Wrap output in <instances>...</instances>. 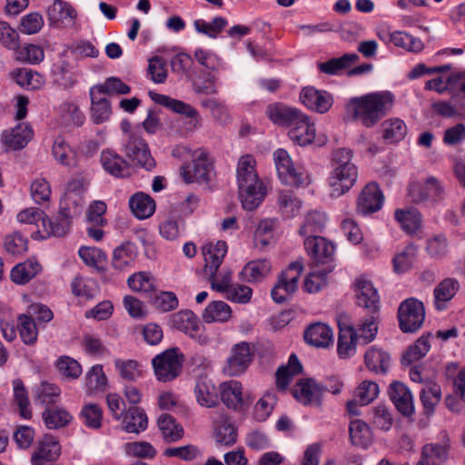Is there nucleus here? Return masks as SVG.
I'll return each mask as SVG.
<instances>
[{
  "label": "nucleus",
  "instance_id": "obj_1",
  "mask_svg": "<svg viewBox=\"0 0 465 465\" xmlns=\"http://www.w3.org/2000/svg\"><path fill=\"white\" fill-rule=\"evenodd\" d=\"M395 96L389 91L370 93L351 98L346 105L347 112L353 120L370 128L377 124L394 104Z\"/></svg>",
  "mask_w": 465,
  "mask_h": 465
},
{
  "label": "nucleus",
  "instance_id": "obj_2",
  "mask_svg": "<svg viewBox=\"0 0 465 465\" xmlns=\"http://www.w3.org/2000/svg\"><path fill=\"white\" fill-rule=\"evenodd\" d=\"M255 159L249 154L242 156L237 164L239 199L243 209L253 211L263 201L266 190L255 170Z\"/></svg>",
  "mask_w": 465,
  "mask_h": 465
},
{
  "label": "nucleus",
  "instance_id": "obj_3",
  "mask_svg": "<svg viewBox=\"0 0 465 465\" xmlns=\"http://www.w3.org/2000/svg\"><path fill=\"white\" fill-rule=\"evenodd\" d=\"M376 319L374 314L369 315L361 321L357 330L351 327L340 331L337 351L341 358L353 355L358 341L367 344L374 340L378 331Z\"/></svg>",
  "mask_w": 465,
  "mask_h": 465
},
{
  "label": "nucleus",
  "instance_id": "obj_4",
  "mask_svg": "<svg viewBox=\"0 0 465 465\" xmlns=\"http://www.w3.org/2000/svg\"><path fill=\"white\" fill-rule=\"evenodd\" d=\"M180 173L187 183H207L213 175V163L203 149L193 154L192 163L182 166Z\"/></svg>",
  "mask_w": 465,
  "mask_h": 465
},
{
  "label": "nucleus",
  "instance_id": "obj_5",
  "mask_svg": "<svg viewBox=\"0 0 465 465\" xmlns=\"http://www.w3.org/2000/svg\"><path fill=\"white\" fill-rule=\"evenodd\" d=\"M122 152L134 163L146 171H152L156 165L148 144L137 134H129L127 137H124L122 142Z\"/></svg>",
  "mask_w": 465,
  "mask_h": 465
},
{
  "label": "nucleus",
  "instance_id": "obj_6",
  "mask_svg": "<svg viewBox=\"0 0 465 465\" xmlns=\"http://www.w3.org/2000/svg\"><path fill=\"white\" fill-rule=\"evenodd\" d=\"M279 179L289 186H300L309 183V176L301 167L295 168L287 151L278 149L273 153Z\"/></svg>",
  "mask_w": 465,
  "mask_h": 465
},
{
  "label": "nucleus",
  "instance_id": "obj_7",
  "mask_svg": "<svg viewBox=\"0 0 465 465\" xmlns=\"http://www.w3.org/2000/svg\"><path fill=\"white\" fill-rule=\"evenodd\" d=\"M183 356L177 348H171L156 355L153 361L154 373L160 381H170L181 372Z\"/></svg>",
  "mask_w": 465,
  "mask_h": 465
},
{
  "label": "nucleus",
  "instance_id": "obj_8",
  "mask_svg": "<svg viewBox=\"0 0 465 465\" xmlns=\"http://www.w3.org/2000/svg\"><path fill=\"white\" fill-rule=\"evenodd\" d=\"M303 266L301 262H292L278 278L277 283L271 292L272 300L277 303H282L297 290L298 281Z\"/></svg>",
  "mask_w": 465,
  "mask_h": 465
},
{
  "label": "nucleus",
  "instance_id": "obj_9",
  "mask_svg": "<svg viewBox=\"0 0 465 465\" xmlns=\"http://www.w3.org/2000/svg\"><path fill=\"white\" fill-rule=\"evenodd\" d=\"M400 328L403 332H415L425 319L423 303L415 298L402 302L398 310Z\"/></svg>",
  "mask_w": 465,
  "mask_h": 465
},
{
  "label": "nucleus",
  "instance_id": "obj_10",
  "mask_svg": "<svg viewBox=\"0 0 465 465\" xmlns=\"http://www.w3.org/2000/svg\"><path fill=\"white\" fill-rule=\"evenodd\" d=\"M173 326L190 336L201 345H206L210 339L203 331V327L191 311L180 312L173 316Z\"/></svg>",
  "mask_w": 465,
  "mask_h": 465
},
{
  "label": "nucleus",
  "instance_id": "obj_11",
  "mask_svg": "<svg viewBox=\"0 0 465 465\" xmlns=\"http://www.w3.org/2000/svg\"><path fill=\"white\" fill-rule=\"evenodd\" d=\"M409 196L416 203L426 201L437 203L444 198V189L435 177L430 176L423 183H411L409 186Z\"/></svg>",
  "mask_w": 465,
  "mask_h": 465
},
{
  "label": "nucleus",
  "instance_id": "obj_12",
  "mask_svg": "<svg viewBox=\"0 0 465 465\" xmlns=\"http://www.w3.org/2000/svg\"><path fill=\"white\" fill-rule=\"evenodd\" d=\"M450 439L446 431L440 434L439 440L422 447L421 456L417 465H438L449 459Z\"/></svg>",
  "mask_w": 465,
  "mask_h": 465
},
{
  "label": "nucleus",
  "instance_id": "obj_13",
  "mask_svg": "<svg viewBox=\"0 0 465 465\" xmlns=\"http://www.w3.org/2000/svg\"><path fill=\"white\" fill-rule=\"evenodd\" d=\"M304 247L315 266H327L330 265L329 262L332 261L335 246L323 237L308 236L304 240Z\"/></svg>",
  "mask_w": 465,
  "mask_h": 465
},
{
  "label": "nucleus",
  "instance_id": "obj_14",
  "mask_svg": "<svg viewBox=\"0 0 465 465\" xmlns=\"http://www.w3.org/2000/svg\"><path fill=\"white\" fill-rule=\"evenodd\" d=\"M326 389L313 379H302L292 389L293 397L304 405H321Z\"/></svg>",
  "mask_w": 465,
  "mask_h": 465
},
{
  "label": "nucleus",
  "instance_id": "obj_15",
  "mask_svg": "<svg viewBox=\"0 0 465 465\" xmlns=\"http://www.w3.org/2000/svg\"><path fill=\"white\" fill-rule=\"evenodd\" d=\"M252 361L250 345L241 342L233 346L231 356L223 368V372L229 376H238L243 373Z\"/></svg>",
  "mask_w": 465,
  "mask_h": 465
},
{
  "label": "nucleus",
  "instance_id": "obj_16",
  "mask_svg": "<svg viewBox=\"0 0 465 465\" xmlns=\"http://www.w3.org/2000/svg\"><path fill=\"white\" fill-rule=\"evenodd\" d=\"M300 100L307 108L320 114L326 113L333 102L331 94L312 86H307L302 90Z\"/></svg>",
  "mask_w": 465,
  "mask_h": 465
},
{
  "label": "nucleus",
  "instance_id": "obj_17",
  "mask_svg": "<svg viewBox=\"0 0 465 465\" xmlns=\"http://www.w3.org/2000/svg\"><path fill=\"white\" fill-rule=\"evenodd\" d=\"M384 202V197L375 183L367 184L361 191L357 201V212L363 215L379 211Z\"/></svg>",
  "mask_w": 465,
  "mask_h": 465
},
{
  "label": "nucleus",
  "instance_id": "obj_18",
  "mask_svg": "<svg viewBox=\"0 0 465 465\" xmlns=\"http://www.w3.org/2000/svg\"><path fill=\"white\" fill-rule=\"evenodd\" d=\"M204 257V274L213 276L217 273L227 253V244L224 241H218L216 243H206L202 249Z\"/></svg>",
  "mask_w": 465,
  "mask_h": 465
},
{
  "label": "nucleus",
  "instance_id": "obj_19",
  "mask_svg": "<svg viewBox=\"0 0 465 465\" xmlns=\"http://www.w3.org/2000/svg\"><path fill=\"white\" fill-rule=\"evenodd\" d=\"M290 127L289 137L293 143L305 146L314 141L316 136L315 125L304 114L301 113Z\"/></svg>",
  "mask_w": 465,
  "mask_h": 465
},
{
  "label": "nucleus",
  "instance_id": "obj_20",
  "mask_svg": "<svg viewBox=\"0 0 465 465\" xmlns=\"http://www.w3.org/2000/svg\"><path fill=\"white\" fill-rule=\"evenodd\" d=\"M100 162L104 170L116 178H125L131 174L129 163L112 149L101 153Z\"/></svg>",
  "mask_w": 465,
  "mask_h": 465
},
{
  "label": "nucleus",
  "instance_id": "obj_21",
  "mask_svg": "<svg viewBox=\"0 0 465 465\" xmlns=\"http://www.w3.org/2000/svg\"><path fill=\"white\" fill-rule=\"evenodd\" d=\"M61 454V447L56 439L52 435H45L38 442L36 450L32 455L33 465H46L47 462L54 461Z\"/></svg>",
  "mask_w": 465,
  "mask_h": 465
},
{
  "label": "nucleus",
  "instance_id": "obj_22",
  "mask_svg": "<svg viewBox=\"0 0 465 465\" xmlns=\"http://www.w3.org/2000/svg\"><path fill=\"white\" fill-rule=\"evenodd\" d=\"M358 169L331 170L328 178L332 197H340L347 193L356 183Z\"/></svg>",
  "mask_w": 465,
  "mask_h": 465
},
{
  "label": "nucleus",
  "instance_id": "obj_23",
  "mask_svg": "<svg viewBox=\"0 0 465 465\" xmlns=\"http://www.w3.org/2000/svg\"><path fill=\"white\" fill-rule=\"evenodd\" d=\"M389 396L401 415L409 417L414 412L411 392L404 383L393 381L390 385Z\"/></svg>",
  "mask_w": 465,
  "mask_h": 465
},
{
  "label": "nucleus",
  "instance_id": "obj_24",
  "mask_svg": "<svg viewBox=\"0 0 465 465\" xmlns=\"http://www.w3.org/2000/svg\"><path fill=\"white\" fill-rule=\"evenodd\" d=\"M34 132L27 123H20L10 130L2 133V143L12 150L24 148L33 138Z\"/></svg>",
  "mask_w": 465,
  "mask_h": 465
},
{
  "label": "nucleus",
  "instance_id": "obj_25",
  "mask_svg": "<svg viewBox=\"0 0 465 465\" xmlns=\"http://www.w3.org/2000/svg\"><path fill=\"white\" fill-rule=\"evenodd\" d=\"M305 341L317 348H327L333 342L332 330L325 323L315 322L304 331Z\"/></svg>",
  "mask_w": 465,
  "mask_h": 465
},
{
  "label": "nucleus",
  "instance_id": "obj_26",
  "mask_svg": "<svg viewBox=\"0 0 465 465\" xmlns=\"http://www.w3.org/2000/svg\"><path fill=\"white\" fill-rule=\"evenodd\" d=\"M214 442L217 448L231 447L237 441V431L227 417L221 415L214 419Z\"/></svg>",
  "mask_w": 465,
  "mask_h": 465
},
{
  "label": "nucleus",
  "instance_id": "obj_27",
  "mask_svg": "<svg viewBox=\"0 0 465 465\" xmlns=\"http://www.w3.org/2000/svg\"><path fill=\"white\" fill-rule=\"evenodd\" d=\"M265 113L273 124L280 126H291L302 112L284 104L274 103L267 106Z\"/></svg>",
  "mask_w": 465,
  "mask_h": 465
},
{
  "label": "nucleus",
  "instance_id": "obj_28",
  "mask_svg": "<svg viewBox=\"0 0 465 465\" xmlns=\"http://www.w3.org/2000/svg\"><path fill=\"white\" fill-rule=\"evenodd\" d=\"M357 286V304L376 312L380 305V297L372 283L365 278H360Z\"/></svg>",
  "mask_w": 465,
  "mask_h": 465
},
{
  "label": "nucleus",
  "instance_id": "obj_29",
  "mask_svg": "<svg viewBox=\"0 0 465 465\" xmlns=\"http://www.w3.org/2000/svg\"><path fill=\"white\" fill-rule=\"evenodd\" d=\"M91 120L95 124L107 122L112 114V108L109 100L93 88L90 89Z\"/></svg>",
  "mask_w": 465,
  "mask_h": 465
},
{
  "label": "nucleus",
  "instance_id": "obj_30",
  "mask_svg": "<svg viewBox=\"0 0 465 465\" xmlns=\"http://www.w3.org/2000/svg\"><path fill=\"white\" fill-rule=\"evenodd\" d=\"M194 393L197 402L205 408H212L218 404V391L213 381L207 377H201L195 385Z\"/></svg>",
  "mask_w": 465,
  "mask_h": 465
},
{
  "label": "nucleus",
  "instance_id": "obj_31",
  "mask_svg": "<svg viewBox=\"0 0 465 465\" xmlns=\"http://www.w3.org/2000/svg\"><path fill=\"white\" fill-rule=\"evenodd\" d=\"M220 395L223 404L232 410H241L243 405L242 384L237 381H229L220 385Z\"/></svg>",
  "mask_w": 465,
  "mask_h": 465
},
{
  "label": "nucleus",
  "instance_id": "obj_32",
  "mask_svg": "<svg viewBox=\"0 0 465 465\" xmlns=\"http://www.w3.org/2000/svg\"><path fill=\"white\" fill-rule=\"evenodd\" d=\"M129 206L134 215L140 219L151 217L155 212V202L147 193L138 192L129 199Z\"/></svg>",
  "mask_w": 465,
  "mask_h": 465
},
{
  "label": "nucleus",
  "instance_id": "obj_33",
  "mask_svg": "<svg viewBox=\"0 0 465 465\" xmlns=\"http://www.w3.org/2000/svg\"><path fill=\"white\" fill-rule=\"evenodd\" d=\"M71 216L69 208L64 207L54 220L45 217L42 227L46 236L62 237L65 235L70 227Z\"/></svg>",
  "mask_w": 465,
  "mask_h": 465
},
{
  "label": "nucleus",
  "instance_id": "obj_34",
  "mask_svg": "<svg viewBox=\"0 0 465 465\" xmlns=\"http://www.w3.org/2000/svg\"><path fill=\"white\" fill-rule=\"evenodd\" d=\"M123 428L127 433L139 434L146 430L148 419L144 411L139 407H130L123 416Z\"/></svg>",
  "mask_w": 465,
  "mask_h": 465
},
{
  "label": "nucleus",
  "instance_id": "obj_35",
  "mask_svg": "<svg viewBox=\"0 0 465 465\" xmlns=\"http://www.w3.org/2000/svg\"><path fill=\"white\" fill-rule=\"evenodd\" d=\"M271 269L270 261L266 259L253 260L244 265L240 276L245 282H258L269 274Z\"/></svg>",
  "mask_w": 465,
  "mask_h": 465
},
{
  "label": "nucleus",
  "instance_id": "obj_36",
  "mask_svg": "<svg viewBox=\"0 0 465 465\" xmlns=\"http://www.w3.org/2000/svg\"><path fill=\"white\" fill-rule=\"evenodd\" d=\"M460 288L458 281L452 278H447L441 281L434 289V305L438 311L446 308V302H450Z\"/></svg>",
  "mask_w": 465,
  "mask_h": 465
},
{
  "label": "nucleus",
  "instance_id": "obj_37",
  "mask_svg": "<svg viewBox=\"0 0 465 465\" xmlns=\"http://www.w3.org/2000/svg\"><path fill=\"white\" fill-rule=\"evenodd\" d=\"M302 371V366L295 354L289 358L287 365L281 366L276 371V387L281 391H285L293 376Z\"/></svg>",
  "mask_w": 465,
  "mask_h": 465
},
{
  "label": "nucleus",
  "instance_id": "obj_38",
  "mask_svg": "<svg viewBox=\"0 0 465 465\" xmlns=\"http://www.w3.org/2000/svg\"><path fill=\"white\" fill-rule=\"evenodd\" d=\"M42 418L45 427L49 430L64 428L73 420L71 413L62 407L46 408L42 413Z\"/></svg>",
  "mask_w": 465,
  "mask_h": 465
},
{
  "label": "nucleus",
  "instance_id": "obj_39",
  "mask_svg": "<svg viewBox=\"0 0 465 465\" xmlns=\"http://www.w3.org/2000/svg\"><path fill=\"white\" fill-rule=\"evenodd\" d=\"M151 98L158 104L163 105L172 111L184 114L192 119L198 117V112L193 106L180 100L173 99L165 94H153L150 92Z\"/></svg>",
  "mask_w": 465,
  "mask_h": 465
},
{
  "label": "nucleus",
  "instance_id": "obj_40",
  "mask_svg": "<svg viewBox=\"0 0 465 465\" xmlns=\"http://www.w3.org/2000/svg\"><path fill=\"white\" fill-rule=\"evenodd\" d=\"M157 423L164 441L171 443L183 438V429L182 425L177 423L175 419L170 414L164 413L160 415Z\"/></svg>",
  "mask_w": 465,
  "mask_h": 465
},
{
  "label": "nucleus",
  "instance_id": "obj_41",
  "mask_svg": "<svg viewBox=\"0 0 465 465\" xmlns=\"http://www.w3.org/2000/svg\"><path fill=\"white\" fill-rule=\"evenodd\" d=\"M202 317L207 323L214 322H226L232 317V310L226 302L214 301L210 302L203 310Z\"/></svg>",
  "mask_w": 465,
  "mask_h": 465
},
{
  "label": "nucleus",
  "instance_id": "obj_42",
  "mask_svg": "<svg viewBox=\"0 0 465 465\" xmlns=\"http://www.w3.org/2000/svg\"><path fill=\"white\" fill-rule=\"evenodd\" d=\"M382 138L389 143L401 141L407 134V125L400 118H390L381 124Z\"/></svg>",
  "mask_w": 465,
  "mask_h": 465
},
{
  "label": "nucleus",
  "instance_id": "obj_43",
  "mask_svg": "<svg viewBox=\"0 0 465 465\" xmlns=\"http://www.w3.org/2000/svg\"><path fill=\"white\" fill-rule=\"evenodd\" d=\"M41 270L37 261L28 260L15 265L10 273L11 280L17 284H25L34 278Z\"/></svg>",
  "mask_w": 465,
  "mask_h": 465
},
{
  "label": "nucleus",
  "instance_id": "obj_44",
  "mask_svg": "<svg viewBox=\"0 0 465 465\" xmlns=\"http://www.w3.org/2000/svg\"><path fill=\"white\" fill-rule=\"evenodd\" d=\"M327 217L325 213L318 211L307 213L303 223L301 225L299 232L307 238L308 236H316L315 233L321 232L325 227Z\"/></svg>",
  "mask_w": 465,
  "mask_h": 465
},
{
  "label": "nucleus",
  "instance_id": "obj_45",
  "mask_svg": "<svg viewBox=\"0 0 465 465\" xmlns=\"http://www.w3.org/2000/svg\"><path fill=\"white\" fill-rule=\"evenodd\" d=\"M365 364L374 372L385 373L390 365V356L381 349L371 347L365 352Z\"/></svg>",
  "mask_w": 465,
  "mask_h": 465
},
{
  "label": "nucleus",
  "instance_id": "obj_46",
  "mask_svg": "<svg viewBox=\"0 0 465 465\" xmlns=\"http://www.w3.org/2000/svg\"><path fill=\"white\" fill-rule=\"evenodd\" d=\"M394 217L402 230L408 233L415 232L421 224V215L416 209H398L395 211Z\"/></svg>",
  "mask_w": 465,
  "mask_h": 465
},
{
  "label": "nucleus",
  "instance_id": "obj_47",
  "mask_svg": "<svg viewBox=\"0 0 465 465\" xmlns=\"http://www.w3.org/2000/svg\"><path fill=\"white\" fill-rule=\"evenodd\" d=\"M370 420L375 428L388 431L394 422L393 413L386 405L379 404L371 409Z\"/></svg>",
  "mask_w": 465,
  "mask_h": 465
},
{
  "label": "nucleus",
  "instance_id": "obj_48",
  "mask_svg": "<svg viewBox=\"0 0 465 465\" xmlns=\"http://www.w3.org/2000/svg\"><path fill=\"white\" fill-rule=\"evenodd\" d=\"M47 15L52 24L64 22L66 19L71 21L76 18L77 13L71 5L63 1L55 0L47 9Z\"/></svg>",
  "mask_w": 465,
  "mask_h": 465
},
{
  "label": "nucleus",
  "instance_id": "obj_49",
  "mask_svg": "<svg viewBox=\"0 0 465 465\" xmlns=\"http://www.w3.org/2000/svg\"><path fill=\"white\" fill-rule=\"evenodd\" d=\"M359 60L356 54H345L339 58H331L326 62L320 63L318 68L326 74H337L341 70L349 67Z\"/></svg>",
  "mask_w": 465,
  "mask_h": 465
},
{
  "label": "nucleus",
  "instance_id": "obj_50",
  "mask_svg": "<svg viewBox=\"0 0 465 465\" xmlns=\"http://www.w3.org/2000/svg\"><path fill=\"white\" fill-rule=\"evenodd\" d=\"M136 255L135 246L131 242H125L114 249L113 254V266L122 271L131 265Z\"/></svg>",
  "mask_w": 465,
  "mask_h": 465
},
{
  "label": "nucleus",
  "instance_id": "obj_51",
  "mask_svg": "<svg viewBox=\"0 0 465 465\" xmlns=\"http://www.w3.org/2000/svg\"><path fill=\"white\" fill-rule=\"evenodd\" d=\"M61 394V390L56 385L43 381L35 390V404H41L48 408L54 404Z\"/></svg>",
  "mask_w": 465,
  "mask_h": 465
},
{
  "label": "nucleus",
  "instance_id": "obj_52",
  "mask_svg": "<svg viewBox=\"0 0 465 465\" xmlns=\"http://www.w3.org/2000/svg\"><path fill=\"white\" fill-rule=\"evenodd\" d=\"M350 437L352 444L366 448L371 441V432L367 423L355 420L350 423Z\"/></svg>",
  "mask_w": 465,
  "mask_h": 465
},
{
  "label": "nucleus",
  "instance_id": "obj_53",
  "mask_svg": "<svg viewBox=\"0 0 465 465\" xmlns=\"http://www.w3.org/2000/svg\"><path fill=\"white\" fill-rule=\"evenodd\" d=\"M277 225V219H264L261 221L254 232L255 245L260 248L269 245L273 239V232Z\"/></svg>",
  "mask_w": 465,
  "mask_h": 465
},
{
  "label": "nucleus",
  "instance_id": "obj_54",
  "mask_svg": "<svg viewBox=\"0 0 465 465\" xmlns=\"http://www.w3.org/2000/svg\"><path fill=\"white\" fill-rule=\"evenodd\" d=\"M331 271L332 266L327 265L322 270H314L310 272L304 281V291L309 293L320 292L327 284L326 276Z\"/></svg>",
  "mask_w": 465,
  "mask_h": 465
},
{
  "label": "nucleus",
  "instance_id": "obj_55",
  "mask_svg": "<svg viewBox=\"0 0 465 465\" xmlns=\"http://www.w3.org/2000/svg\"><path fill=\"white\" fill-rule=\"evenodd\" d=\"M14 388V401L16 403L20 415L24 419H31L32 411L30 409V402L27 395V391L25 388L21 380L16 379L13 381Z\"/></svg>",
  "mask_w": 465,
  "mask_h": 465
},
{
  "label": "nucleus",
  "instance_id": "obj_56",
  "mask_svg": "<svg viewBox=\"0 0 465 465\" xmlns=\"http://www.w3.org/2000/svg\"><path fill=\"white\" fill-rule=\"evenodd\" d=\"M278 203L282 214L287 218L297 215L302 207V201L290 191L280 193Z\"/></svg>",
  "mask_w": 465,
  "mask_h": 465
},
{
  "label": "nucleus",
  "instance_id": "obj_57",
  "mask_svg": "<svg viewBox=\"0 0 465 465\" xmlns=\"http://www.w3.org/2000/svg\"><path fill=\"white\" fill-rule=\"evenodd\" d=\"M353 152L350 148H338L332 151L331 158V170L358 169L352 162Z\"/></svg>",
  "mask_w": 465,
  "mask_h": 465
},
{
  "label": "nucleus",
  "instance_id": "obj_58",
  "mask_svg": "<svg viewBox=\"0 0 465 465\" xmlns=\"http://www.w3.org/2000/svg\"><path fill=\"white\" fill-rule=\"evenodd\" d=\"M429 336L430 335L421 336L413 345L409 347L401 359L403 364H411L413 361H419L428 353L430 348Z\"/></svg>",
  "mask_w": 465,
  "mask_h": 465
},
{
  "label": "nucleus",
  "instance_id": "obj_59",
  "mask_svg": "<svg viewBox=\"0 0 465 465\" xmlns=\"http://www.w3.org/2000/svg\"><path fill=\"white\" fill-rule=\"evenodd\" d=\"M129 287L139 292H150L155 289V280L150 272H139L128 278Z\"/></svg>",
  "mask_w": 465,
  "mask_h": 465
},
{
  "label": "nucleus",
  "instance_id": "obj_60",
  "mask_svg": "<svg viewBox=\"0 0 465 465\" xmlns=\"http://www.w3.org/2000/svg\"><path fill=\"white\" fill-rule=\"evenodd\" d=\"M92 88L104 96L106 94H127L131 91L130 86L118 77L107 78L104 84L94 85Z\"/></svg>",
  "mask_w": 465,
  "mask_h": 465
},
{
  "label": "nucleus",
  "instance_id": "obj_61",
  "mask_svg": "<svg viewBox=\"0 0 465 465\" xmlns=\"http://www.w3.org/2000/svg\"><path fill=\"white\" fill-rule=\"evenodd\" d=\"M114 366L124 380L135 381L142 376L141 365L136 361L117 359Z\"/></svg>",
  "mask_w": 465,
  "mask_h": 465
},
{
  "label": "nucleus",
  "instance_id": "obj_62",
  "mask_svg": "<svg viewBox=\"0 0 465 465\" xmlns=\"http://www.w3.org/2000/svg\"><path fill=\"white\" fill-rule=\"evenodd\" d=\"M277 398L275 393L267 392L265 393L255 404L253 416L258 421H264L271 415L275 404Z\"/></svg>",
  "mask_w": 465,
  "mask_h": 465
},
{
  "label": "nucleus",
  "instance_id": "obj_63",
  "mask_svg": "<svg viewBox=\"0 0 465 465\" xmlns=\"http://www.w3.org/2000/svg\"><path fill=\"white\" fill-rule=\"evenodd\" d=\"M55 366L59 373L65 379L74 380L82 373V367L79 362L69 356L59 357Z\"/></svg>",
  "mask_w": 465,
  "mask_h": 465
},
{
  "label": "nucleus",
  "instance_id": "obj_64",
  "mask_svg": "<svg viewBox=\"0 0 465 465\" xmlns=\"http://www.w3.org/2000/svg\"><path fill=\"white\" fill-rule=\"evenodd\" d=\"M80 417L84 425L90 429H99L102 426L103 411L100 406L89 403L83 407Z\"/></svg>",
  "mask_w": 465,
  "mask_h": 465
}]
</instances>
